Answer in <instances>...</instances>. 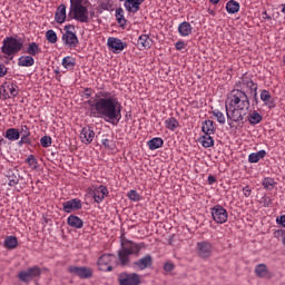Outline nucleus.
<instances>
[{"instance_id": "nucleus-1", "label": "nucleus", "mask_w": 285, "mask_h": 285, "mask_svg": "<svg viewBox=\"0 0 285 285\" xmlns=\"http://www.w3.org/2000/svg\"><path fill=\"white\" fill-rule=\"evenodd\" d=\"M248 90H257V83L253 81V78L247 73L243 75L235 83V88L227 95L225 100V110L227 121L232 124H244L246 115L250 108V99L246 94Z\"/></svg>"}, {"instance_id": "nucleus-2", "label": "nucleus", "mask_w": 285, "mask_h": 285, "mask_svg": "<svg viewBox=\"0 0 285 285\" xmlns=\"http://www.w3.org/2000/svg\"><path fill=\"white\" fill-rule=\"evenodd\" d=\"M85 106H89V117H99L112 126L121 121V102L114 92L100 91L96 95V101L89 99Z\"/></svg>"}, {"instance_id": "nucleus-3", "label": "nucleus", "mask_w": 285, "mask_h": 285, "mask_svg": "<svg viewBox=\"0 0 285 285\" xmlns=\"http://www.w3.org/2000/svg\"><path fill=\"white\" fill-rule=\"evenodd\" d=\"M142 248H146V244L122 238L121 248L118 252V259L121 266H130V255L139 257V253H141Z\"/></svg>"}, {"instance_id": "nucleus-4", "label": "nucleus", "mask_w": 285, "mask_h": 285, "mask_svg": "<svg viewBox=\"0 0 285 285\" xmlns=\"http://www.w3.org/2000/svg\"><path fill=\"white\" fill-rule=\"evenodd\" d=\"M88 8H90L89 0H70L69 17L79 23H89L90 16L88 13Z\"/></svg>"}, {"instance_id": "nucleus-5", "label": "nucleus", "mask_w": 285, "mask_h": 285, "mask_svg": "<svg viewBox=\"0 0 285 285\" xmlns=\"http://www.w3.org/2000/svg\"><path fill=\"white\" fill-rule=\"evenodd\" d=\"M21 48H23V40L17 39L14 37H7L3 39L1 52L7 56V58H11L17 52H21Z\"/></svg>"}, {"instance_id": "nucleus-6", "label": "nucleus", "mask_w": 285, "mask_h": 285, "mask_svg": "<svg viewBox=\"0 0 285 285\" xmlns=\"http://www.w3.org/2000/svg\"><path fill=\"white\" fill-rule=\"evenodd\" d=\"M72 30H75V26L67 24L65 26V33L62 35L63 46L71 49L79 46V38L77 37V33H75Z\"/></svg>"}, {"instance_id": "nucleus-7", "label": "nucleus", "mask_w": 285, "mask_h": 285, "mask_svg": "<svg viewBox=\"0 0 285 285\" xmlns=\"http://www.w3.org/2000/svg\"><path fill=\"white\" fill-rule=\"evenodd\" d=\"M41 277V267L32 266L18 273V279L24 284H30L32 279Z\"/></svg>"}, {"instance_id": "nucleus-8", "label": "nucleus", "mask_w": 285, "mask_h": 285, "mask_svg": "<svg viewBox=\"0 0 285 285\" xmlns=\"http://www.w3.org/2000/svg\"><path fill=\"white\" fill-rule=\"evenodd\" d=\"M213 250H215V247L210 240H202L196 244V255L200 259H210L213 257Z\"/></svg>"}, {"instance_id": "nucleus-9", "label": "nucleus", "mask_w": 285, "mask_h": 285, "mask_svg": "<svg viewBox=\"0 0 285 285\" xmlns=\"http://www.w3.org/2000/svg\"><path fill=\"white\" fill-rule=\"evenodd\" d=\"M212 217L216 224H226L228 222V210L222 205L212 207Z\"/></svg>"}, {"instance_id": "nucleus-10", "label": "nucleus", "mask_w": 285, "mask_h": 285, "mask_svg": "<svg viewBox=\"0 0 285 285\" xmlns=\"http://www.w3.org/2000/svg\"><path fill=\"white\" fill-rule=\"evenodd\" d=\"M120 285H139L141 284V276L137 273H120L118 276Z\"/></svg>"}, {"instance_id": "nucleus-11", "label": "nucleus", "mask_w": 285, "mask_h": 285, "mask_svg": "<svg viewBox=\"0 0 285 285\" xmlns=\"http://www.w3.org/2000/svg\"><path fill=\"white\" fill-rule=\"evenodd\" d=\"M68 273L79 277L80 279H90V277H92V268L86 266L78 267L71 265L68 267Z\"/></svg>"}, {"instance_id": "nucleus-12", "label": "nucleus", "mask_w": 285, "mask_h": 285, "mask_svg": "<svg viewBox=\"0 0 285 285\" xmlns=\"http://www.w3.org/2000/svg\"><path fill=\"white\" fill-rule=\"evenodd\" d=\"M115 256L112 254H104L98 258L97 266L99 271L104 273H110L112 271V258Z\"/></svg>"}, {"instance_id": "nucleus-13", "label": "nucleus", "mask_w": 285, "mask_h": 285, "mask_svg": "<svg viewBox=\"0 0 285 285\" xmlns=\"http://www.w3.org/2000/svg\"><path fill=\"white\" fill-rule=\"evenodd\" d=\"M107 46L115 52V55H119V52H124L126 48H128V45L119 38L110 37L107 40Z\"/></svg>"}, {"instance_id": "nucleus-14", "label": "nucleus", "mask_w": 285, "mask_h": 285, "mask_svg": "<svg viewBox=\"0 0 285 285\" xmlns=\"http://www.w3.org/2000/svg\"><path fill=\"white\" fill-rule=\"evenodd\" d=\"M150 266H153V256H150V254L132 263V267L137 271H146V268H150Z\"/></svg>"}, {"instance_id": "nucleus-15", "label": "nucleus", "mask_w": 285, "mask_h": 285, "mask_svg": "<svg viewBox=\"0 0 285 285\" xmlns=\"http://www.w3.org/2000/svg\"><path fill=\"white\" fill-rule=\"evenodd\" d=\"M95 139V130L90 126H86L80 131V141L86 146H89L91 141Z\"/></svg>"}, {"instance_id": "nucleus-16", "label": "nucleus", "mask_w": 285, "mask_h": 285, "mask_svg": "<svg viewBox=\"0 0 285 285\" xmlns=\"http://www.w3.org/2000/svg\"><path fill=\"white\" fill-rule=\"evenodd\" d=\"M144 1L146 0H125L124 8L127 12H130L131 14H137Z\"/></svg>"}, {"instance_id": "nucleus-17", "label": "nucleus", "mask_w": 285, "mask_h": 285, "mask_svg": "<svg viewBox=\"0 0 285 285\" xmlns=\"http://www.w3.org/2000/svg\"><path fill=\"white\" fill-rule=\"evenodd\" d=\"M81 200L73 198L62 203V210L63 213H75V210H81Z\"/></svg>"}, {"instance_id": "nucleus-18", "label": "nucleus", "mask_w": 285, "mask_h": 285, "mask_svg": "<svg viewBox=\"0 0 285 285\" xmlns=\"http://www.w3.org/2000/svg\"><path fill=\"white\" fill-rule=\"evenodd\" d=\"M94 200L96 204H101L106 197H108V187L101 185L92 193Z\"/></svg>"}, {"instance_id": "nucleus-19", "label": "nucleus", "mask_w": 285, "mask_h": 285, "mask_svg": "<svg viewBox=\"0 0 285 285\" xmlns=\"http://www.w3.org/2000/svg\"><path fill=\"white\" fill-rule=\"evenodd\" d=\"M254 273L256 277H259L261 279L271 278V272L268 271V266H266V264L256 265Z\"/></svg>"}, {"instance_id": "nucleus-20", "label": "nucleus", "mask_w": 285, "mask_h": 285, "mask_svg": "<svg viewBox=\"0 0 285 285\" xmlns=\"http://www.w3.org/2000/svg\"><path fill=\"white\" fill-rule=\"evenodd\" d=\"M115 18L122 30H126V26H128V20H126L124 8H117L115 12Z\"/></svg>"}, {"instance_id": "nucleus-21", "label": "nucleus", "mask_w": 285, "mask_h": 285, "mask_svg": "<svg viewBox=\"0 0 285 285\" xmlns=\"http://www.w3.org/2000/svg\"><path fill=\"white\" fill-rule=\"evenodd\" d=\"M178 35L180 37H190L193 35V26L188 21H183L178 26Z\"/></svg>"}, {"instance_id": "nucleus-22", "label": "nucleus", "mask_w": 285, "mask_h": 285, "mask_svg": "<svg viewBox=\"0 0 285 285\" xmlns=\"http://www.w3.org/2000/svg\"><path fill=\"white\" fill-rule=\"evenodd\" d=\"M66 4H60L55 13V21L56 23H66Z\"/></svg>"}, {"instance_id": "nucleus-23", "label": "nucleus", "mask_w": 285, "mask_h": 285, "mask_svg": "<svg viewBox=\"0 0 285 285\" xmlns=\"http://www.w3.org/2000/svg\"><path fill=\"white\" fill-rule=\"evenodd\" d=\"M261 99L267 106L268 108H275V101L273 100V96L271 95V91L263 89L261 91Z\"/></svg>"}, {"instance_id": "nucleus-24", "label": "nucleus", "mask_w": 285, "mask_h": 285, "mask_svg": "<svg viewBox=\"0 0 285 285\" xmlns=\"http://www.w3.org/2000/svg\"><path fill=\"white\" fill-rule=\"evenodd\" d=\"M67 224L70 228H83V220L79 216L70 215L67 218Z\"/></svg>"}, {"instance_id": "nucleus-25", "label": "nucleus", "mask_w": 285, "mask_h": 285, "mask_svg": "<svg viewBox=\"0 0 285 285\" xmlns=\"http://www.w3.org/2000/svg\"><path fill=\"white\" fill-rule=\"evenodd\" d=\"M18 66L20 68H31V66H35V58L30 55L28 56H21L18 59Z\"/></svg>"}, {"instance_id": "nucleus-26", "label": "nucleus", "mask_w": 285, "mask_h": 285, "mask_svg": "<svg viewBox=\"0 0 285 285\" xmlns=\"http://www.w3.org/2000/svg\"><path fill=\"white\" fill-rule=\"evenodd\" d=\"M26 53L30 57H37V55H41V47L37 42H29L26 48Z\"/></svg>"}, {"instance_id": "nucleus-27", "label": "nucleus", "mask_w": 285, "mask_h": 285, "mask_svg": "<svg viewBox=\"0 0 285 285\" xmlns=\"http://www.w3.org/2000/svg\"><path fill=\"white\" fill-rule=\"evenodd\" d=\"M138 46L144 50H148L153 46V39H150V36L148 35H141L138 38Z\"/></svg>"}, {"instance_id": "nucleus-28", "label": "nucleus", "mask_w": 285, "mask_h": 285, "mask_svg": "<svg viewBox=\"0 0 285 285\" xmlns=\"http://www.w3.org/2000/svg\"><path fill=\"white\" fill-rule=\"evenodd\" d=\"M2 88H4V92H8L9 97H17L19 95V87L12 82H6L2 85Z\"/></svg>"}, {"instance_id": "nucleus-29", "label": "nucleus", "mask_w": 285, "mask_h": 285, "mask_svg": "<svg viewBox=\"0 0 285 285\" xmlns=\"http://www.w3.org/2000/svg\"><path fill=\"white\" fill-rule=\"evenodd\" d=\"M216 130L213 120L203 121L202 132H204V135H215Z\"/></svg>"}, {"instance_id": "nucleus-30", "label": "nucleus", "mask_w": 285, "mask_h": 285, "mask_svg": "<svg viewBox=\"0 0 285 285\" xmlns=\"http://www.w3.org/2000/svg\"><path fill=\"white\" fill-rule=\"evenodd\" d=\"M4 137L9 141H18V139L21 137V132L17 128H9L6 130Z\"/></svg>"}, {"instance_id": "nucleus-31", "label": "nucleus", "mask_w": 285, "mask_h": 285, "mask_svg": "<svg viewBox=\"0 0 285 285\" xmlns=\"http://www.w3.org/2000/svg\"><path fill=\"white\" fill-rule=\"evenodd\" d=\"M147 146H148L149 150H158V148L164 147V138H161V137L151 138L147 142Z\"/></svg>"}, {"instance_id": "nucleus-32", "label": "nucleus", "mask_w": 285, "mask_h": 285, "mask_svg": "<svg viewBox=\"0 0 285 285\" xmlns=\"http://www.w3.org/2000/svg\"><path fill=\"white\" fill-rule=\"evenodd\" d=\"M4 248H8V250H14L17 246H19V240L16 236H7L3 242Z\"/></svg>"}, {"instance_id": "nucleus-33", "label": "nucleus", "mask_w": 285, "mask_h": 285, "mask_svg": "<svg viewBox=\"0 0 285 285\" xmlns=\"http://www.w3.org/2000/svg\"><path fill=\"white\" fill-rule=\"evenodd\" d=\"M263 119V116L257 111L254 110L248 114L247 121H249L250 126H257V124H261Z\"/></svg>"}, {"instance_id": "nucleus-34", "label": "nucleus", "mask_w": 285, "mask_h": 285, "mask_svg": "<svg viewBox=\"0 0 285 285\" xmlns=\"http://www.w3.org/2000/svg\"><path fill=\"white\" fill-rule=\"evenodd\" d=\"M266 157V150L262 149L256 153H252L248 156L249 164H257L261 159H264Z\"/></svg>"}, {"instance_id": "nucleus-35", "label": "nucleus", "mask_w": 285, "mask_h": 285, "mask_svg": "<svg viewBox=\"0 0 285 285\" xmlns=\"http://www.w3.org/2000/svg\"><path fill=\"white\" fill-rule=\"evenodd\" d=\"M165 128L171 132H175L176 129L179 128V120H177L175 117L167 118L165 120Z\"/></svg>"}, {"instance_id": "nucleus-36", "label": "nucleus", "mask_w": 285, "mask_h": 285, "mask_svg": "<svg viewBox=\"0 0 285 285\" xmlns=\"http://www.w3.org/2000/svg\"><path fill=\"white\" fill-rule=\"evenodd\" d=\"M226 11L228 12V14H237V12H239V2L235 1V0H229L226 3Z\"/></svg>"}, {"instance_id": "nucleus-37", "label": "nucleus", "mask_w": 285, "mask_h": 285, "mask_svg": "<svg viewBox=\"0 0 285 285\" xmlns=\"http://www.w3.org/2000/svg\"><path fill=\"white\" fill-rule=\"evenodd\" d=\"M200 144L203 148H213L215 146V139L210 135L205 134L200 137Z\"/></svg>"}, {"instance_id": "nucleus-38", "label": "nucleus", "mask_w": 285, "mask_h": 285, "mask_svg": "<svg viewBox=\"0 0 285 285\" xmlns=\"http://www.w3.org/2000/svg\"><path fill=\"white\" fill-rule=\"evenodd\" d=\"M77 65V60L70 56H67L62 59V66L66 70H73Z\"/></svg>"}, {"instance_id": "nucleus-39", "label": "nucleus", "mask_w": 285, "mask_h": 285, "mask_svg": "<svg viewBox=\"0 0 285 285\" xmlns=\"http://www.w3.org/2000/svg\"><path fill=\"white\" fill-rule=\"evenodd\" d=\"M212 115L213 117H215L216 121L220 124V126H224V124H226V116L219 109L212 108Z\"/></svg>"}, {"instance_id": "nucleus-40", "label": "nucleus", "mask_w": 285, "mask_h": 285, "mask_svg": "<svg viewBox=\"0 0 285 285\" xmlns=\"http://www.w3.org/2000/svg\"><path fill=\"white\" fill-rule=\"evenodd\" d=\"M276 185H277V183L275 181V179H273L271 177H266L263 179V187L266 190H273V188H275Z\"/></svg>"}, {"instance_id": "nucleus-41", "label": "nucleus", "mask_w": 285, "mask_h": 285, "mask_svg": "<svg viewBox=\"0 0 285 285\" xmlns=\"http://www.w3.org/2000/svg\"><path fill=\"white\" fill-rule=\"evenodd\" d=\"M46 39L49 43H56L57 42V32L55 30L50 29L46 32Z\"/></svg>"}, {"instance_id": "nucleus-42", "label": "nucleus", "mask_w": 285, "mask_h": 285, "mask_svg": "<svg viewBox=\"0 0 285 285\" xmlns=\"http://www.w3.org/2000/svg\"><path fill=\"white\" fill-rule=\"evenodd\" d=\"M100 10H112V1L111 0H101L99 3Z\"/></svg>"}, {"instance_id": "nucleus-43", "label": "nucleus", "mask_w": 285, "mask_h": 285, "mask_svg": "<svg viewBox=\"0 0 285 285\" xmlns=\"http://www.w3.org/2000/svg\"><path fill=\"white\" fill-rule=\"evenodd\" d=\"M40 144L42 148H50V146H52V138L50 136H43L40 139Z\"/></svg>"}, {"instance_id": "nucleus-44", "label": "nucleus", "mask_w": 285, "mask_h": 285, "mask_svg": "<svg viewBox=\"0 0 285 285\" xmlns=\"http://www.w3.org/2000/svg\"><path fill=\"white\" fill-rule=\"evenodd\" d=\"M26 161H27L28 166H30L32 168V170H37L38 163H37V158L35 157V155H29Z\"/></svg>"}, {"instance_id": "nucleus-45", "label": "nucleus", "mask_w": 285, "mask_h": 285, "mask_svg": "<svg viewBox=\"0 0 285 285\" xmlns=\"http://www.w3.org/2000/svg\"><path fill=\"white\" fill-rule=\"evenodd\" d=\"M127 197H129L131 202H139V199H141V196L135 189L129 190Z\"/></svg>"}, {"instance_id": "nucleus-46", "label": "nucleus", "mask_w": 285, "mask_h": 285, "mask_svg": "<svg viewBox=\"0 0 285 285\" xmlns=\"http://www.w3.org/2000/svg\"><path fill=\"white\" fill-rule=\"evenodd\" d=\"M17 184H19V177L9 175V186H17Z\"/></svg>"}, {"instance_id": "nucleus-47", "label": "nucleus", "mask_w": 285, "mask_h": 285, "mask_svg": "<svg viewBox=\"0 0 285 285\" xmlns=\"http://www.w3.org/2000/svg\"><path fill=\"white\" fill-rule=\"evenodd\" d=\"M262 199L264 208H269L271 204H273V200L268 196H264Z\"/></svg>"}, {"instance_id": "nucleus-48", "label": "nucleus", "mask_w": 285, "mask_h": 285, "mask_svg": "<svg viewBox=\"0 0 285 285\" xmlns=\"http://www.w3.org/2000/svg\"><path fill=\"white\" fill-rule=\"evenodd\" d=\"M186 46H187L186 42L183 41V40L177 41V42L175 43L176 50H186Z\"/></svg>"}, {"instance_id": "nucleus-49", "label": "nucleus", "mask_w": 285, "mask_h": 285, "mask_svg": "<svg viewBox=\"0 0 285 285\" xmlns=\"http://www.w3.org/2000/svg\"><path fill=\"white\" fill-rule=\"evenodd\" d=\"M20 134L24 136H30V128L27 125L20 127Z\"/></svg>"}, {"instance_id": "nucleus-50", "label": "nucleus", "mask_w": 285, "mask_h": 285, "mask_svg": "<svg viewBox=\"0 0 285 285\" xmlns=\"http://www.w3.org/2000/svg\"><path fill=\"white\" fill-rule=\"evenodd\" d=\"M252 193H253V189L250 188V186L247 185L243 187L244 197H250Z\"/></svg>"}, {"instance_id": "nucleus-51", "label": "nucleus", "mask_w": 285, "mask_h": 285, "mask_svg": "<svg viewBox=\"0 0 285 285\" xmlns=\"http://www.w3.org/2000/svg\"><path fill=\"white\" fill-rule=\"evenodd\" d=\"M8 75V67L6 65L0 63V77H6Z\"/></svg>"}, {"instance_id": "nucleus-52", "label": "nucleus", "mask_w": 285, "mask_h": 285, "mask_svg": "<svg viewBox=\"0 0 285 285\" xmlns=\"http://www.w3.org/2000/svg\"><path fill=\"white\" fill-rule=\"evenodd\" d=\"M276 224H279V226H283V228H285V214L276 218Z\"/></svg>"}, {"instance_id": "nucleus-53", "label": "nucleus", "mask_w": 285, "mask_h": 285, "mask_svg": "<svg viewBox=\"0 0 285 285\" xmlns=\"http://www.w3.org/2000/svg\"><path fill=\"white\" fill-rule=\"evenodd\" d=\"M174 269H175V265L173 263H165L164 271H166L167 273H170Z\"/></svg>"}, {"instance_id": "nucleus-54", "label": "nucleus", "mask_w": 285, "mask_h": 285, "mask_svg": "<svg viewBox=\"0 0 285 285\" xmlns=\"http://www.w3.org/2000/svg\"><path fill=\"white\" fill-rule=\"evenodd\" d=\"M0 95L3 97V99H10V95L8 91H4V88H0Z\"/></svg>"}, {"instance_id": "nucleus-55", "label": "nucleus", "mask_w": 285, "mask_h": 285, "mask_svg": "<svg viewBox=\"0 0 285 285\" xmlns=\"http://www.w3.org/2000/svg\"><path fill=\"white\" fill-rule=\"evenodd\" d=\"M85 97H86V99H90V97H92V89L86 88L85 89Z\"/></svg>"}, {"instance_id": "nucleus-56", "label": "nucleus", "mask_w": 285, "mask_h": 285, "mask_svg": "<svg viewBox=\"0 0 285 285\" xmlns=\"http://www.w3.org/2000/svg\"><path fill=\"white\" fill-rule=\"evenodd\" d=\"M101 144L105 148H110V140L108 138H104Z\"/></svg>"}, {"instance_id": "nucleus-57", "label": "nucleus", "mask_w": 285, "mask_h": 285, "mask_svg": "<svg viewBox=\"0 0 285 285\" xmlns=\"http://www.w3.org/2000/svg\"><path fill=\"white\" fill-rule=\"evenodd\" d=\"M30 136H26V135H22L21 136V139L24 144H27L28 146H30L31 141H30Z\"/></svg>"}, {"instance_id": "nucleus-58", "label": "nucleus", "mask_w": 285, "mask_h": 285, "mask_svg": "<svg viewBox=\"0 0 285 285\" xmlns=\"http://www.w3.org/2000/svg\"><path fill=\"white\" fill-rule=\"evenodd\" d=\"M262 17H263V19H265L267 21H271V19H272L271 16H268V11H263Z\"/></svg>"}, {"instance_id": "nucleus-59", "label": "nucleus", "mask_w": 285, "mask_h": 285, "mask_svg": "<svg viewBox=\"0 0 285 285\" xmlns=\"http://www.w3.org/2000/svg\"><path fill=\"white\" fill-rule=\"evenodd\" d=\"M207 181L209 185H213L215 184V181H217V179L215 178V176H208Z\"/></svg>"}, {"instance_id": "nucleus-60", "label": "nucleus", "mask_w": 285, "mask_h": 285, "mask_svg": "<svg viewBox=\"0 0 285 285\" xmlns=\"http://www.w3.org/2000/svg\"><path fill=\"white\" fill-rule=\"evenodd\" d=\"M250 92L254 94V100L257 104L258 99H257V90H252Z\"/></svg>"}, {"instance_id": "nucleus-61", "label": "nucleus", "mask_w": 285, "mask_h": 285, "mask_svg": "<svg viewBox=\"0 0 285 285\" xmlns=\"http://www.w3.org/2000/svg\"><path fill=\"white\" fill-rule=\"evenodd\" d=\"M207 12H208V14H210L212 17H215V14H216L213 9H208Z\"/></svg>"}, {"instance_id": "nucleus-62", "label": "nucleus", "mask_w": 285, "mask_h": 285, "mask_svg": "<svg viewBox=\"0 0 285 285\" xmlns=\"http://www.w3.org/2000/svg\"><path fill=\"white\" fill-rule=\"evenodd\" d=\"M210 3H213V6H217V3H219L220 0H209Z\"/></svg>"}, {"instance_id": "nucleus-63", "label": "nucleus", "mask_w": 285, "mask_h": 285, "mask_svg": "<svg viewBox=\"0 0 285 285\" xmlns=\"http://www.w3.org/2000/svg\"><path fill=\"white\" fill-rule=\"evenodd\" d=\"M23 144H26L22 138L18 141V146H23Z\"/></svg>"}]
</instances>
